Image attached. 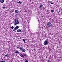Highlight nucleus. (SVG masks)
<instances>
[{"mask_svg":"<svg viewBox=\"0 0 62 62\" xmlns=\"http://www.w3.org/2000/svg\"><path fill=\"white\" fill-rule=\"evenodd\" d=\"M25 61V62H28V60H27Z\"/></svg>","mask_w":62,"mask_h":62,"instance_id":"21","label":"nucleus"},{"mask_svg":"<svg viewBox=\"0 0 62 62\" xmlns=\"http://www.w3.org/2000/svg\"><path fill=\"white\" fill-rule=\"evenodd\" d=\"M16 13H18V11L16 10Z\"/></svg>","mask_w":62,"mask_h":62,"instance_id":"15","label":"nucleus"},{"mask_svg":"<svg viewBox=\"0 0 62 62\" xmlns=\"http://www.w3.org/2000/svg\"><path fill=\"white\" fill-rule=\"evenodd\" d=\"M8 55V54H6L4 56L5 57H7V56Z\"/></svg>","mask_w":62,"mask_h":62,"instance_id":"17","label":"nucleus"},{"mask_svg":"<svg viewBox=\"0 0 62 62\" xmlns=\"http://www.w3.org/2000/svg\"><path fill=\"white\" fill-rule=\"evenodd\" d=\"M19 27L18 26H16V30H17V29H18L19 28Z\"/></svg>","mask_w":62,"mask_h":62,"instance_id":"10","label":"nucleus"},{"mask_svg":"<svg viewBox=\"0 0 62 62\" xmlns=\"http://www.w3.org/2000/svg\"><path fill=\"white\" fill-rule=\"evenodd\" d=\"M23 41H25V40H26V39H23Z\"/></svg>","mask_w":62,"mask_h":62,"instance_id":"19","label":"nucleus"},{"mask_svg":"<svg viewBox=\"0 0 62 62\" xmlns=\"http://www.w3.org/2000/svg\"><path fill=\"white\" fill-rule=\"evenodd\" d=\"M48 39H46L45 41H44V44L46 46L47 45H48Z\"/></svg>","mask_w":62,"mask_h":62,"instance_id":"1","label":"nucleus"},{"mask_svg":"<svg viewBox=\"0 0 62 62\" xmlns=\"http://www.w3.org/2000/svg\"><path fill=\"white\" fill-rule=\"evenodd\" d=\"M21 30H18L17 31V32H21Z\"/></svg>","mask_w":62,"mask_h":62,"instance_id":"9","label":"nucleus"},{"mask_svg":"<svg viewBox=\"0 0 62 62\" xmlns=\"http://www.w3.org/2000/svg\"><path fill=\"white\" fill-rule=\"evenodd\" d=\"M16 54H19V51H16Z\"/></svg>","mask_w":62,"mask_h":62,"instance_id":"11","label":"nucleus"},{"mask_svg":"<svg viewBox=\"0 0 62 62\" xmlns=\"http://www.w3.org/2000/svg\"><path fill=\"white\" fill-rule=\"evenodd\" d=\"M15 25H16V20H15Z\"/></svg>","mask_w":62,"mask_h":62,"instance_id":"23","label":"nucleus"},{"mask_svg":"<svg viewBox=\"0 0 62 62\" xmlns=\"http://www.w3.org/2000/svg\"><path fill=\"white\" fill-rule=\"evenodd\" d=\"M0 2L2 3H3L4 2V0H1L0 1Z\"/></svg>","mask_w":62,"mask_h":62,"instance_id":"6","label":"nucleus"},{"mask_svg":"<svg viewBox=\"0 0 62 62\" xmlns=\"http://www.w3.org/2000/svg\"><path fill=\"white\" fill-rule=\"evenodd\" d=\"M11 28L12 29H13V28H14V27H13V26H12L11 27Z\"/></svg>","mask_w":62,"mask_h":62,"instance_id":"20","label":"nucleus"},{"mask_svg":"<svg viewBox=\"0 0 62 62\" xmlns=\"http://www.w3.org/2000/svg\"><path fill=\"white\" fill-rule=\"evenodd\" d=\"M2 8H3L5 9V8H6V7L4 6L2 7Z\"/></svg>","mask_w":62,"mask_h":62,"instance_id":"16","label":"nucleus"},{"mask_svg":"<svg viewBox=\"0 0 62 62\" xmlns=\"http://www.w3.org/2000/svg\"><path fill=\"white\" fill-rule=\"evenodd\" d=\"M47 62H50V61H49V60H48L47 61Z\"/></svg>","mask_w":62,"mask_h":62,"instance_id":"25","label":"nucleus"},{"mask_svg":"<svg viewBox=\"0 0 62 62\" xmlns=\"http://www.w3.org/2000/svg\"><path fill=\"white\" fill-rule=\"evenodd\" d=\"M24 56H26L27 55H26L25 54H23Z\"/></svg>","mask_w":62,"mask_h":62,"instance_id":"18","label":"nucleus"},{"mask_svg":"<svg viewBox=\"0 0 62 62\" xmlns=\"http://www.w3.org/2000/svg\"><path fill=\"white\" fill-rule=\"evenodd\" d=\"M43 6V4L42 5L41 4V5L39 6V8H40L41 7H42Z\"/></svg>","mask_w":62,"mask_h":62,"instance_id":"7","label":"nucleus"},{"mask_svg":"<svg viewBox=\"0 0 62 62\" xmlns=\"http://www.w3.org/2000/svg\"><path fill=\"white\" fill-rule=\"evenodd\" d=\"M24 43H25L26 42H25V41H24Z\"/></svg>","mask_w":62,"mask_h":62,"instance_id":"28","label":"nucleus"},{"mask_svg":"<svg viewBox=\"0 0 62 62\" xmlns=\"http://www.w3.org/2000/svg\"><path fill=\"white\" fill-rule=\"evenodd\" d=\"M16 47L17 48V49H19V48L18 46H16Z\"/></svg>","mask_w":62,"mask_h":62,"instance_id":"24","label":"nucleus"},{"mask_svg":"<svg viewBox=\"0 0 62 62\" xmlns=\"http://www.w3.org/2000/svg\"><path fill=\"white\" fill-rule=\"evenodd\" d=\"M60 12V11H59V13Z\"/></svg>","mask_w":62,"mask_h":62,"instance_id":"29","label":"nucleus"},{"mask_svg":"<svg viewBox=\"0 0 62 62\" xmlns=\"http://www.w3.org/2000/svg\"><path fill=\"white\" fill-rule=\"evenodd\" d=\"M14 39H15V38H14Z\"/></svg>","mask_w":62,"mask_h":62,"instance_id":"32","label":"nucleus"},{"mask_svg":"<svg viewBox=\"0 0 62 62\" xmlns=\"http://www.w3.org/2000/svg\"><path fill=\"white\" fill-rule=\"evenodd\" d=\"M15 53H16V52H15Z\"/></svg>","mask_w":62,"mask_h":62,"instance_id":"33","label":"nucleus"},{"mask_svg":"<svg viewBox=\"0 0 62 62\" xmlns=\"http://www.w3.org/2000/svg\"><path fill=\"white\" fill-rule=\"evenodd\" d=\"M19 3H20V4H22V1L20 2L19 1V2H17V4H19Z\"/></svg>","mask_w":62,"mask_h":62,"instance_id":"12","label":"nucleus"},{"mask_svg":"<svg viewBox=\"0 0 62 62\" xmlns=\"http://www.w3.org/2000/svg\"><path fill=\"white\" fill-rule=\"evenodd\" d=\"M0 62H1V61H0Z\"/></svg>","mask_w":62,"mask_h":62,"instance_id":"34","label":"nucleus"},{"mask_svg":"<svg viewBox=\"0 0 62 62\" xmlns=\"http://www.w3.org/2000/svg\"><path fill=\"white\" fill-rule=\"evenodd\" d=\"M19 49L20 50H22L23 49V47L21 46L19 47Z\"/></svg>","mask_w":62,"mask_h":62,"instance_id":"8","label":"nucleus"},{"mask_svg":"<svg viewBox=\"0 0 62 62\" xmlns=\"http://www.w3.org/2000/svg\"><path fill=\"white\" fill-rule=\"evenodd\" d=\"M1 62H5V61H1Z\"/></svg>","mask_w":62,"mask_h":62,"instance_id":"22","label":"nucleus"},{"mask_svg":"<svg viewBox=\"0 0 62 62\" xmlns=\"http://www.w3.org/2000/svg\"><path fill=\"white\" fill-rule=\"evenodd\" d=\"M54 10H51V11L52 13H53V12H54Z\"/></svg>","mask_w":62,"mask_h":62,"instance_id":"14","label":"nucleus"},{"mask_svg":"<svg viewBox=\"0 0 62 62\" xmlns=\"http://www.w3.org/2000/svg\"><path fill=\"white\" fill-rule=\"evenodd\" d=\"M15 12H16V10H15Z\"/></svg>","mask_w":62,"mask_h":62,"instance_id":"30","label":"nucleus"},{"mask_svg":"<svg viewBox=\"0 0 62 62\" xmlns=\"http://www.w3.org/2000/svg\"><path fill=\"white\" fill-rule=\"evenodd\" d=\"M17 17V18H18V17Z\"/></svg>","mask_w":62,"mask_h":62,"instance_id":"31","label":"nucleus"},{"mask_svg":"<svg viewBox=\"0 0 62 62\" xmlns=\"http://www.w3.org/2000/svg\"><path fill=\"white\" fill-rule=\"evenodd\" d=\"M16 20H18V18H16Z\"/></svg>","mask_w":62,"mask_h":62,"instance_id":"27","label":"nucleus"},{"mask_svg":"<svg viewBox=\"0 0 62 62\" xmlns=\"http://www.w3.org/2000/svg\"><path fill=\"white\" fill-rule=\"evenodd\" d=\"M47 25L48 27H51L52 26V23L51 22H48L47 23Z\"/></svg>","mask_w":62,"mask_h":62,"instance_id":"2","label":"nucleus"},{"mask_svg":"<svg viewBox=\"0 0 62 62\" xmlns=\"http://www.w3.org/2000/svg\"><path fill=\"white\" fill-rule=\"evenodd\" d=\"M51 4L52 5V4H54V3H51Z\"/></svg>","mask_w":62,"mask_h":62,"instance_id":"26","label":"nucleus"},{"mask_svg":"<svg viewBox=\"0 0 62 62\" xmlns=\"http://www.w3.org/2000/svg\"><path fill=\"white\" fill-rule=\"evenodd\" d=\"M24 54H20V56H21V57H24V55H23Z\"/></svg>","mask_w":62,"mask_h":62,"instance_id":"4","label":"nucleus"},{"mask_svg":"<svg viewBox=\"0 0 62 62\" xmlns=\"http://www.w3.org/2000/svg\"><path fill=\"white\" fill-rule=\"evenodd\" d=\"M14 30H13V31H15L16 30V27H15L14 28Z\"/></svg>","mask_w":62,"mask_h":62,"instance_id":"13","label":"nucleus"},{"mask_svg":"<svg viewBox=\"0 0 62 62\" xmlns=\"http://www.w3.org/2000/svg\"><path fill=\"white\" fill-rule=\"evenodd\" d=\"M22 51L23 52H25V49H22Z\"/></svg>","mask_w":62,"mask_h":62,"instance_id":"5","label":"nucleus"},{"mask_svg":"<svg viewBox=\"0 0 62 62\" xmlns=\"http://www.w3.org/2000/svg\"><path fill=\"white\" fill-rule=\"evenodd\" d=\"M19 21L17 20H16V25L18 24H19Z\"/></svg>","mask_w":62,"mask_h":62,"instance_id":"3","label":"nucleus"}]
</instances>
